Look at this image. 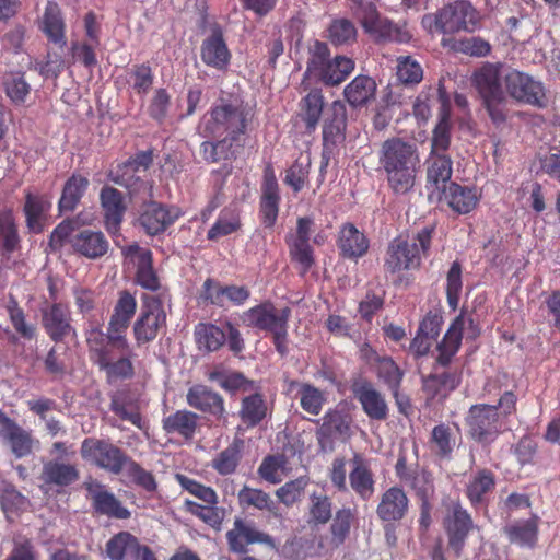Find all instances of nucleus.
<instances>
[{
    "instance_id": "3c124183",
    "label": "nucleus",
    "mask_w": 560,
    "mask_h": 560,
    "mask_svg": "<svg viewBox=\"0 0 560 560\" xmlns=\"http://www.w3.org/2000/svg\"><path fill=\"white\" fill-rule=\"evenodd\" d=\"M175 479L184 490L202 501L205 504L219 503L218 494L211 487L205 486L183 474H176Z\"/></svg>"
},
{
    "instance_id": "6e6d98bb",
    "label": "nucleus",
    "mask_w": 560,
    "mask_h": 560,
    "mask_svg": "<svg viewBox=\"0 0 560 560\" xmlns=\"http://www.w3.org/2000/svg\"><path fill=\"white\" fill-rule=\"evenodd\" d=\"M0 503L4 513H19L30 506V501L14 486L4 485L0 490Z\"/></svg>"
},
{
    "instance_id": "8fccbe9b",
    "label": "nucleus",
    "mask_w": 560,
    "mask_h": 560,
    "mask_svg": "<svg viewBox=\"0 0 560 560\" xmlns=\"http://www.w3.org/2000/svg\"><path fill=\"white\" fill-rule=\"evenodd\" d=\"M285 465L284 456H268L261 462L258 474L264 480L276 485L287 477L288 469Z\"/></svg>"
},
{
    "instance_id": "58836bf2",
    "label": "nucleus",
    "mask_w": 560,
    "mask_h": 560,
    "mask_svg": "<svg viewBox=\"0 0 560 560\" xmlns=\"http://www.w3.org/2000/svg\"><path fill=\"white\" fill-rule=\"evenodd\" d=\"M464 329V318L457 317L446 331L443 340L438 346V362L441 365H447L455 353L458 351Z\"/></svg>"
},
{
    "instance_id": "4d7b16f0",
    "label": "nucleus",
    "mask_w": 560,
    "mask_h": 560,
    "mask_svg": "<svg viewBox=\"0 0 560 560\" xmlns=\"http://www.w3.org/2000/svg\"><path fill=\"white\" fill-rule=\"evenodd\" d=\"M494 487V477L488 470L478 471L467 487V495L472 503H478Z\"/></svg>"
},
{
    "instance_id": "09e8293b",
    "label": "nucleus",
    "mask_w": 560,
    "mask_h": 560,
    "mask_svg": "<svg viewBox=\"0 0 560 560\" xmlns=\"http://www.w3.org/2000/svg\"><path fill=\"white\" fill-rule=\"evenodd\" d=\"M50 206L51 201L48 197L27 192L24 205L27 226L32 230H39L40 217L50 208Z\"/></svg>"
},
{
    "instance_id": "a878e982",
    "label": "nucleus",
    "mask_w": 560,
    "mask_h": 560,
    "mask_svg": "<svg viewBox=\"0 0 560 560\" xmlns=\"http://www.w3.org/2000/svg\"><path fill=\"white\" fill-rule=\"evenodd\" d=\"M203 299L211 304L224 306L226 300L236 305H242L249 298V291L245 287L228 285L221 287L219 283L208 278L203 282Z\"/></svg>"
},
{
    "instance_id": "c756f323",
    "label": "nucleus",
    "mask_w": 560,
    "mask_h": 560,
    "mask_svg": "<svg viewBox=\"0 0 560 560\" xmlns=\"http://www.w3.org/2000/svg\"><path fill=\"white\" fill-rule=\"evenodd\" d=\"M65 28L66 25L58 4L49 1L45 8L42 19V30L48 40L55 44L61 51L65 49L67 44Z\"/></svg>"
},
{
    "instance_id": "37998d69",
    "label": "nucleus",
    "mask_w": 560,
    "mask_h": 560,
    "mask_svg": "<svg viewBox=\"0 0 560 560\" xmlns=\"http://www.w3.org/2000/svg\"><path fill=\"white\" fill-rule=\"evenodd\" d=\"M85 335L90 358L95 364L105 355L112 353L113 348H117L109 341L107 334L105 335L98 325H92Z\"/></svg>"
},
{
    "instance_id": "20e7f679",
    "label": "nucleus",
    "mask_w": 560,
    "mask_h": 560,
    "mask_svg": "<svg viewBox=\"0 0 560 560\" xmlns=\"http://www.w3.org/2000/svg\"><path fill=\"white\" fill-rule=\"evenodd\" d=\"M503 69L499 65L487 63L479 68L472 77V82L480 94L483 104L495 124L505 120L504 104L506 96L502 88Z\"/></svg>"
},
{
    "instance_id": "4468645a",
    "label": "nucleus",
    "mask_w": 560,
    "mask_h": 560,
    "mask_svg": "<svg viewBox=\"0 0 560 560\" xmlns=\"http://www.w3.org/2000/svg\"><path fill=\"white\" fill-rule=\"evenodd\" d=\"M153 163L151 151H141L130 158L112 173V179L126 188L136 189L142 182L143 175Z\"/></svg>"
},
{
    "instance_id": "393cba45",
    "label": "nucleus",
    "mask_w": 560,
    "mask_h": 560,
    "mask_svg": "<svg viewBox=\"0 0 560 560\" xmlns=\"http://www.w3.org/2000/svg\"><path fill=\"white\" fill-rule=\"evenodd\" d=\"M73 249L90 259L104 256L109 247L101 231L83 230L71 236Z\"/></svg>"
},
{
    "instance_id": "e2e57ef3",
    "label": "nucleus",
    "mask_w": 560,
    "mask_h": 560,
    "mask_svg": "<svg viewBox=\"0 0 560 560\" xmlns=\"http://www.w3.org/2000/svg\"><path fill=\"white\" fill-rule=\"evenodd\" d=\"M375 81L368 75H358L352 80V107L366 104L374 98Z\"/></svg>"
},
{
    "instance_id": "2f4dec72",
    "label": "nucleus",
    "mask_w": 560,
    "mask_h": 560,
    "mask_svg": "<svg viewBox=\"0 0 560 560\" xmlns=\"http://www.w3.org/2000/svg\"><path fill=\"white\" fill-rule=\"evenodd\" d=\"M445 525L450 534V545L458 552L465 536L472 526L471 518L459 504H453L445 518Z\"/></svg>"
},
{
    "instance_id": "9d476101",
    "label": "nucleus",
    "mask_w": 560,
    "mask_h": 560,
    "mask_svg": "<svg viewBox=\"0 0 560 560\" xmlns=\"http://www.w3.org/2000/svg\"><path fill=\"white\" fill-rule=\"evenodd\" d=\"M136 310L137 301L135 296L128 291H121L108 323L107 337L118 350L124 352L130 351V345L126 338V330L136 314Z\"/></svg>"
},
{
    "instance_id": "473e14b6",
    "label": "nucleus",
    "mask_w": 560,
    "mask_h": 560,
    "mask_svg": "<svg viewBox=\"0 0 560 560\" xmlns=\"http://www.w3.org/2000/svg\"><path fill=\"white\" fill-rule=\"evenodd\" d=\"M539 517L534 515L528 520L516 521L504 527L510 542L521 547L533 548L538 539Z\"/></svg>"
},
{
    "instance_id": "49530a36",
    "label": "nucleus",
    "mask_w": 560,
    "mask_h": 560,
    "mask_svg": "<svg viewBox=\"0 0 560 560\" xmlns=\"http://www.w3.org/2000/svg\"><path fill=\"white\" fill-rule=\"evenodd\" d=\"M96 365L105 372L108 382L128 378L133 375V365L128 357H121L114 361L112 353H108Z\"/></svg>"
},
{
    "instance_id": "5fc2aeb1",
    "label": "nucleus",
    "mask_w": 560,
    "mask_h": 560,
    "mask_svg": "<svg viewBox=\"0 0 560 560\" xmlns=\"http://www.w3.org/2000/svg\"><path fill=\"white\" fill-rule=\"evenodd\" d=\"M430 443L432 451L441 457H447L456 444L451 429L445 424L433 428Z\"/></svg>"
},
{
    "instance_id": "c9c22d12",
    "label": "nucleus",
    "mask_w": 560,
    "mask_h": 560,
    "mask_svg": "<svg viewBox=\"0 0 560 560\" xmlns=\"http://www.w3.org/2000/svg\"><path fill=\"white\" fill-rule=\"evenodd\" d=\"M42 479L49 485L69 486L79 479V470L72 464L49 460L43 467Z\"/></svg>"
},
{
    "instance_id": "13d9d810",
    "label": "nucleus",
    "mask_w": 560,
    "mask_h": 560,
    "mask_svg": "<svg viewBox=\"0 0 560 560\" xmlns=\"http://www.w3.org/2000/svg\"><path fill=\"white\" fill-rule=\"evenodd\" d=\"M303 120L308 130H314L323 112V97L318 91L310 92L303 100Z\"/></svg>"
},
{
    "instance_id": "423d86ee",
    "label": "nucleus",
    "mask_w": 560,
    "mask_h": 560,
    "mask_svg": "<svg viewBox=\"0 0 560 560\" xmlns=\"http://www.w3.org/2000/svg\"><path fill=\"white\" fill-rule=\"evenodd\" d=\"M432 229L424 228L417 234V242L402 237L395 238L387 250L385 268L390 273L416 269L420 266V249L425 253L430 246Z\"/></svg>"
},
{
    "instance_id": "ea45409f",
    "label": "nucleus",
    "mask_w": 560,
    "mask_h": 560,
    "mask_svg": "<svg viewBox=\"0 0 560 560\" xmlns=\"http://www.w3.org/2000/svg\"><path fill=\"white\" fill-rule=\"evenodd\" d=\"M244 441L235 438L232 443L221 451L211 462V467L222 476L236 471L242 457Z\"/></svg>"
},
{
    "instance_id": "6e6552de",
    "label": "nucleus",
    "mask_w": 560,
    "mask_h": 560,
    "mask_svg": "<svg viewBox=\"0 0 560 560\" xmlns=\"http://www.w3.org/2000/svg\"><path fill=\"white\" fill-rule=\"evenodd\" d=\"M504 85L508 95L518 103L539 108L547 104L546 89L542 82L525 72L515 69L506 70Z\"/></svg>"
},
{
    "instance_id": "680f3d73",
    "label": "nucleus",
    "mask_w": 560,
    "mask_h": 560,
    "mask_svg": "<svg viewBox=\"0 0 560 560\" xmlns=\"http://www.w3.org/2000/svg\"><path fill=\"white\" fill-rule=\"evenodd\" d=\"M307 483L308 480L304 477L288 481L277 489L276 497L285 506H292L301 500Z\"/></svg>"
},
{
    "instance_id": "338daca9",
    "label": "nucleus",
    "mask_w": 560,
    "mask_h": 560,
    "mask_svg": "<svg viewBox=\"0 0 560 560\" xmlns=\"http://www.w3.org/2000/svg\"><path fill=\"white\" fill-rule=\"evenodd\" d=\"M290 255L299 265L300 272L306 273L314 264L313 250L308 242L305 241H291L289 243Z\"/></svg>"
},
{
    "instance_id": "a19ab883",
    "label": "nucleus",
    "mask_w": 560,
    "mask_h": 560,
    "mask_svg": "<svg viewBox=\"0 0 560 560\" xmlns=\"http://www.w3.org/2000/svg\"><path fill=\"white\" fill-rule=\"evenodd\" d=\"M195 340L200 350L214 352L225 343L226 334L213 324L200 323L195 328Z\"/></svg>"
},
{
    "instance_id": "6ab92c4d",
    "label": "nucleus",
    "mask_w": 560,
    "mask_h": 560,
    "mask_svg": "<svg viewBox=\"0 0 560 560\" xmlns=\"http://www.w3.org/2000/svg\"><path fill=\"white\" fill-rule=\"evenodd\" d=\"M179 218V211L175 208H166L158 202L144 206L139 222L147 234L156 235L165 231Z\"/></svg>"
},
{
    "instance_id": "cd10ccee",
    "label": "nucleus",
    "mask_w": 560,
    "mask_h": 560,
    "mask_svg": "<svg viewBox=\"0 0 560 560\" xmlns=\"http://www.w3.org/2000/svg\"><path fill=\"white\" fill-rule=\"evenodd\" d=\"M231 52L220 33H213L201 45V60L218 70L228 68Z\"/></svg>"
},
{
    "instance_id": "39448f33",
    "label": "nucleus",
    "mask_w": 560,
    "mask_h": 560,
    "mask_svg": "<svg viewBox=\"0 0 560 560\" xmlns=\"http://www.w3.org/2000/svg\"><path fill=\"white\" fill-rule=\"evenodd\" d=\"M247 120V113L242 105L222 103L209 112L205 131L214 138L234 141L245 132Z\"/></svg>"
},
{
    "instance_id": "72a5a7b5",
    "label": "nucleus",
    "mask_w": 560,
    "mask_h": 560,
    "mask_svg": "<svg viewBox=\"0 0 560 560\" xmlns=\"http://www.w3.org/2000/svg\"><path fill=\"white\" fill-rule=\"evenodd\" d=\"M141 542L129 532H120L106 542V555L110 560H133Z\"/></svg>"
},
{
    "instance_id": "bb28decb",
    "label": "nucleus",
    "mask_w": 560,
    "mask_h": 560,
    "mask_svg": "<svg viewBox=\"0 0 560 560\" xmlns=\"http://www.w3.org/2000/svg\"><path fill=\"white\" fill-rule=\"evenodd\" d=\"M88 490L98 513L120 520L130 517V512L100 483H90Z\"/></svg>"
},
{
    "instance_id": "4be33fe9",
    "label": "nucleus",
    "mask_w": 560,
    "mask_h": 560,
    "mask_svg": "<svg viewBox=\"0 0 560 560\" xmlns=\"http://www.w3.org/2000/svg\"><path fill=\"white\" fill-rule=\"evenodd\" d=\"M70 312L67 305L54 303L43 310V326L49 337L61 340L72 331Z\"/></svg>"
},
{
    "instance_id": "e433bc0d",
    "label": "nucleus",
    "mask_w": 560,
    "mask_h": 560,
    "mask_svg": "<svg viewBox=\"0 0 560 560\" xmlns=\"http://www.w3.org/2000/svg\"><path fill=\"white\" fill-rule=\"evenodd\" d=\"M20 235L11 210L0 211V253L10 256L20 248Z\"/></svg>"
},
{
    "instance_id": "412c9836",
    "label": "nucleus",
    "mask_w": 560,
    "mask_h": 560,
    "mask_svg": "<svg viewBox=\"0 0 560 560\" xmlns=\"http://www.w3.org/2000/svg\"><path fill=\"white\" fill-rule=\"evenodd\" d=\"M100 199L104 210L106 230L110 234L118 233L126 211L122 194L114 187L105 186L101 190Z\"/></svg>"
},
{
    "instance_id": "7c9ffc66",
    "label": "nucleus",
    "mask_w": 560,
    "mask_h": 560,
    "mask_svg": "<svg viewBox=\"0 0 560 560\" xmlns=\"http://www.w3.org/2000/svg\"><path fill=\"white\" fill-rule=\"evenodd\" d=\"M208 378L212 382H217L222 389L230 394H245L259 389L255 381L247 378L243 373L237 371L214 370L209 373Z\"/></svg>"
},
{
    "instance_id": "dca6fc26",
    "label": "nucleus",
    "mask_w": 560,
    "mask_h": 560,
    "mask_svg": "<svg viewBox=\"0 0 560 560\" xmlns=\"http://www.w3.org/2000/svg\"><path fill=\"white\" fill-rule=\"evenodd\" d=\"M226 539L230 549L237 553H245L247 551L246 546L252 544L275 546L270 535L258 530L254 525L244 522L242 518H235L233 528L226 533Z\"/></svg>"
},
{
    "instance_id": "aec40b11",
    "label": "nucleus",
    "mask_w": 560,
    "mask_h": 560,
    "mask_svg": "<svg viewBox=\"0 0 560 560\" xmlns=\"http://www.w3.org/2000/svg\"><path fill=\"white\" fill-rule=\"evenodd\" d=\"M353 393L365 415L372 420H384L388 415V407L383 395L370 382H358Z\"/></svg>"
},
{
    "instance_id": "79ce46f5",
    "label": "nucleus",
    "mask_w": 560,
    "mask_h": 560,
    "mask_svg": "<svg viewBox=\"0 0 560 560\" xmlns=\"http://www.w3.org/2000/svg\"><path fill=\"white\" fill-rule=\"evenodd\" d=\"M332 516L330 499L323 493H312L310 495L307 524L311 527H318L327 524Z\"/></svg>"
},
{
    "instance_id": "c03bdc74",
    "label": "nucleus",
    "mask_w": 560,
    "mask_h": 560,
    "mask_svg": "<svg viewBox=\"0 0 560 560\" xmlns=\"http://www.w3.org/2000/svg\"><path fill=\"white\" fill-rule=\"evenodd\" d=\"M294 387L298 388L302 409L313 416L319 415L325 402L323 393L310 384L291 382L290 389Z\"/></svg>"
},
{
    "instance_id": "5701e85b",
    "label": "nucleus",
    "mask_w": 560,
    "mask_h": 560,
    "mask_svg": "<svg viewBox=\"0 0 560 560\" xmlns=\"http://www.w3.org/2000/svg\"><path fill=\"white\" fill-rule=\"evenodd\" d=\"M440 201H444L455 212L466 214L472 211L479 201V195L476 189L460 186L456 183H450L448 187L436 196Z\"/></svg>"
},
{
    "instance_id": "b1692460",
    "label": "nucleus",
    "mask_w": 560,
    "mask_h": 560,
    "mask_svg": "<svg viewBox=\"0 0 560 560\" xmlns=\"http://www.w3.org/2000/svg\"><path fill=\"white\" fill-rule=\"evenodd\" d=\"M409 500L399 487H390L381 497L376 513L386 522L401 520L408 511Z\"/></svg>"
},
{
    "instance_id": "69168bd1",
    "label": "nucleus",
    "mask_w": 560,
    "mask_h": 560,
    "mask_svg": "<svg viewBox=\"0 0 560 560\" xmlns=\"http://www.w3.org/2000/svg\"><path fill=\"white\" fill-rule=\"evenodd\" d=\"M352 489L363 499H370L374 493L372 472L363 465H357L352 470Z\"/></svg>"
},
{
    "instance_id": "4c0bfd02",
    "label": "nucleus",
    "mask_w": 560,
    "mask_h": 560,
    "mask_svg": "<svg viewBox=\"0 0 560 560\" xmlns=\"http://www.w3.org/2000/svg\"><path fill=\"white\" fill-rule=\"evenodd\" d=\"M89 186V179L80 174H73L65 184L59 199L60 212H72Z\"/></svg>"
},
{
    "instance_id": "864d4df0",
    "label": "nucleus",
    "mask_w": 560,
    "mask_h": 560,
    "mask_svg": "<svg viewBox=\"0 0 560 560\" xmlns=\"http://www.w3.org/2000/svg\"><path fill=\"white\" fill-rule=\"evenodd\" d=\"M11 452L15 457L21 458L30 455L33 450L34 440L30 432L21 428L19 424L4 439Z\"/></svg>"
},
{
    "instance_id": "0e129e2a",
    "label": "nucleus",
    "mask_w": 560,
    "mask_h": 560,
    "mask_svg": "<svg viewBox=\"0 0 560 560\" xmlns=\"http://www.w3.org/2000/svg\"><path fill=\"white\" fill-rule=\"evenodd\" d=\"M402 372L390 358H383L378 362V376L398 398V388L402 380Z\"/></svg>"
},
{
    "instance_id": "603ef678",
    "label": "nucleus",
    "mask_w": 560,
    "mask_h": 560,
    "mask_svg": "<svg viewBox=\"0 0 560 560\" xmlns=\"http://www.w3.org/2000/svg\"><path fill=\"white\" fill-rule=\"evenodd\" d=\"M350 73V60L337 56L327 62L326 68L317 77L327 84L336 85L346 80Z\"/></svg>"
},
{
    "instance_id": "de8ad7c7",
    "label": "nucleus",
    "mask_w": 560,
    "mask_h": 560,
    "mask_svg": "<svg viewBox=\"0 0 560 560\" xmlns=\"http://www.w3.org/2000/svg\"><path fill=\"white\" fill-rule=\"evenodd\" d=\"M348 421L346 416L339 411L328 412L323 418V424L317 431V438L320 445L324 447L327 440L337 435L347 434Z\"/></svg>"
},
{
    "instance_id": "c85d7f7f",
    "label": "nucleus",
    "mask_w": 560,
    "mask_h": 560,
    "mask_svg": "<svg viewBox=\"0 0 560 560\" xmlns=\"http://www.w3.org/2000/svg\"><path fill=\"white\" fill-rule=\"evenodd\" d=\"M267 412L268 406L260 388L252 390L241 399L238 417L247 428L258 425L267 417Z\"/></svg>"
},
{
    "instance_id": "1a4fd4ad",
    "label": "nucleus",
    "mask_w": 560,
    "mask_h": 560,
    "mask_svg": "<svg viewBox=\"0 0 560 560\" xmlns=\"http://www.w3.org/2000/svg\"><path fill=\"white\" fill-rule=\"evenodd\" d=\"M355 2V15L364 31L376 40L407 42L410 35L393 25L387 20H382L373 2L352 0Z\"/></svg>"
},
{
    "instance_id": "f257e3e1",
    "label": "nucleus",
    "mask_w": 560,
    "mask_h": 560,
    "mask_svg": "<svg viewBox=\"0 0 560 560\" xmlns=\"http://www.w3.org/2000/svg\"><path fill=\"white\" fill-rule=\"evenodd\" d=\"M381 164L397 194L409 191L416 179L420 158L417 148L399 138L386 140L381 150Z\"/></svg>"
},
{
    "instance_id": "f03ea898",
    "label": "nucleus",
    "mask_w": 560,
    "mask_h": 560,
    "mask_svg": "<svg viewBox=\"0 0 560 560\" xmlns=\"http://www.w3.org/2000/svg\"><path fill=\"white\" fill-rule=\"evenodd\" d=\"M290 316L289 307L277 308L272 303L265 302L243 312L241 320L247 327L270 332L276 349L281 355H285Z\"/></svg>"
},
{
    "instance_id": "7ed1b4c3",
    "label": "nucleus",
    "mask_w": 560,
    "mask_h": 560,
    "mask_svg": "<svg viewBox=\"0 0 560 560\" xmlns=\"http://www.w3.org/2000/svg\"><path fill=\"white\" fill-rule=\"evenodd\" d=\"M480 21L476 9L465 0H458L441 9L436 14L422 18V26L429 33L453 34L457 32H474Z\"/></svg>"
},
{
    "instance_id": "f3484780",
    "label": "nucleus",
    "mask_w": 560,
    "mask_h": 560,
    "mask_svg": "<svg viewBox=\"0 0 560 560\" xmlns=\"http://www.w3.org/2000/svg\"><path fill=\"white\" fill-rule=\"evenodd\" d=\"M438 100L441 108L432 139L430 154H445L451 143L450 97L442 81L438 85Z\"/></svg>"
},
{
    "instance_id": "f8f14e48",
    "label": "nucleus",
    "mask_w": 560,
    "mask_h": 560,
    "mask_svg": "<svg viewBox=\"0 0 560 560\" xmlns=\"http://www.w3.org/2000/svg\"><path fill=\"white\" fill-rule=\"evenodd\" d=\"M467 423L471 436L478 442H490L500 432L497 406L476 405L469 409Z\"/></svg>"
},
{
    "instance_id": "9b49d317",
    "label": "nucleus",
    "mask_w": 560,
    "mask_h": 560,
    "mask_svg": "<svg viewBox=\"0 0 560 560\" xmlns=\"http://www.w3.org/2000/svg\"><path fill=\"white\" fill-rule=\"evenodd\" d=\"M165 324L166 314L161 301L154 298L147 300L141 314L132 326L137 345L142 346L153 341Z\"/></svg>"
},
{
    "instance_id": "f704fd0d",
    "label": "nucleus",
    "mask_w": 560,
    "mask_h": 560,
    "mask_svg": "<svg viewBox=\"0 0 560 560\" xmlns=\"http://www.w3.org/2000/svg\"><path fill=\"white\" fill-rule=\"evenodd\" d=\"M199 416L192 411L183 409L163 419V430L166 433L178 434L185 439H191L198 427Z\"/></svg>"
},
{
    "instance_id": "ddd939ff",
    "label": "nucleus",
    "mask_w": 560,
    "mask_h": 560,
    "mask_svg": "<svg viewBox=\"0 0 560 560\" xmlns=\"http://www.w3.org/2000/svg\"><path fill=\"white\" fill-rule=\"evenodd\" d=\"M186 401L191 408L209 413L217 420H226L224 398L206 385L191 386L186 394Z\"/></svg>"
},
{
    "instance_id": "052dcab7",
    "label": "nucleus",
    "mask_w": 560,
    "mask_h": 560,
    "mask_svg": "<svg viewBox=\"0 0 560 560\" xmlns=\"http://www.w3.org/2000/svg\"><path fill=\"white\" fill-rule=\"evenodd\" d=\"M185 509L192 515L202 520L206 524L212 527H219L222 523V515L218 504H199L191 500H185Z\"/></svg>"
},
{
    "instance_id": "2eb2a0df",
    "label": "nucleus",
    "mask_w": 560,
    "mask_h": 560,
    "mask_svg": "<svg viewBox=\"0 0 560 560\" xmlns=\"http://www.w3.org/2000/svg\"><path fill=\"white\" fill-rule=\"evenodd\" d=\"M122 254L136 267V279L142 288L155 291L160 287L159 278L152 266V253L148 248L131 244L122 249Z\"/></svg>"
},
{
    "instance_id": "774afa93",
    "label": "nucleus",
    "mask_w": 560,
    "mask_h": 560,
    "mask_svg": "<svg viewBox=\"0 0 560 560\" xmlns=\"http://www.w3.org/2000/svg\"><path fill=\"white\" fill-rule=\"evenodd\" d=\"M7 95L15 103H23L30 94V84L21 73H9L4 77Z\"/></svg>"
},
{
    "instance_id": "a211bd4d",
    "label": "nucleus",
    "mask_w": 560,
    "mask_h": 560,
    "mask_svg": "<svg viewBox=\"0 0 560 560\" xmlns=\"http://www.w3.org/2000/svg\"><path fill=\"white\" fill-rule=\"evenodd\" d=\"M427 188L430 198L439 196L450 185L453 162L446 154H430L427 162Z\"/></svg>"
},
{
    "instance_id": "bf43d9fd",
    "label": "nucleus",
    "mask_w": 560,
    "mask_h": 560,
    "mask_svg": "<svg viewBox=\"0 0 560 560\" xmlns=\"http://www.w3.org/2000/svg\"><path fill=\"white\" fill-rule=\"evenodd\" d=\"M310 58L307 61V68L305 75L310 77H318L320 72L326 68V65L329 59V49L327 45L323 42H314V44L310 47Z\"/></svg>"
},
{
    "instance_id": "a18cd8bd",
    "label": "nucleus",
    "mask_w": 560,
    "mask_h": 560,
    "mask_svg": "<svg viewBox=\"0 0 560 560\" xmlns=\"http://www.w3.org/2000/svg\"><path fill=\"white\" fill-rule=\"evenodd\" d=\"M241 506L255 508L260 511H268L276 514V504L268 493L260 489L244 486L237 494Z\"/></svg>"
},
{
    "instance_id": "0eeeda50",
    "label": "nucleus",
    "mask_w": 560,
    "mask_h": 560,
    "mask_svg": "<svg viewBox=\"0 0 560 560\" xmlns=\"http://www.w3.org/2000/svg\"><path fill=\"white\" fill-rule=\"evenodd\" d=\"M80 454L84 460L115 475L121 472L130 459L109 441L95 438L83 440Z\"/></svg>"
}]
</instances>
